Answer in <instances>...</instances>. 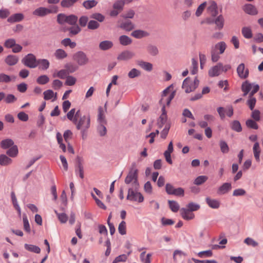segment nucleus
Returning <instances> with one entry per match:
<instances>
[{
    "label": "nucleus",
    "mask_w": 263,
    "mask_h": 263,
    "mask_svg": "<svg viewBox=\"0 0 263 263\" xmlns=\"http://www.w3.org/2000/svg\"><path fill=\"white\" fill-rule=\"evenodd\" d=\"M171 88L173 89L172 85H171L163 90L162 98L159 101V103L162 106V114L158 120L157 124L160 128L163 126L167 120L166 112L165 109V104L168 106L175 95V91H174L170 92V90Z\"/></svg>",
    "instance_id": "1"
},
{
    "label": "nucleus",
    "mask_w": 263,
    "mask_h": 263,
    "mask_svg": "<svg viewBox=\"0 0 263 263\" xmlns=\"http://www.w3.org/2000/svg\"><path fill=\"white\" fill-rule=\"evenodd\" d=\"M73 124L76 125L77 129L81 131L83 138L90 126V116L87 115L82 116L80 115Z\"/></svg>",
    "instance_id": "2"
},
{
    "label": "nucleus",
    "mask_w": 263,
    "mask_h": 263,
    "mask_svg": "<svg viewBox=\"0 0 263 263\" xmlns=\"http://www.w3.org/2000/svg\"><path fill=\"white\" fill-rule=\"evenodd\" d=\"M227 45L224 42H220L213 46L211 50V60L213 62H217L220 59V54L224 53Z\"/></svg>",
    "instance_id": "3"
},
{
    "label": "nucleus",
    "mask_w": 263,
    "mask_h": 263,
    "mask_svg": "<svg viewBox=\"0 0 263 263\" xmlns=\"http://www.w3.org/2000/svg\"><path fill=\"white\" fill-rule=\"evenodd\" d=\"M125 183L127 184H130V187L138 189L139 183L138 182V170L135 167L130 169L125 179Z\"/></svg>",
    "instance_id": "4"
},
{
    "label": "nucleus",
    "mask_w": 263,
    "mask_h": 263,
    "mask_svg": "<svg viewBox=\"0 0 263 263\" xmlns=\"http://www.w3.org/2000/svg\"><path fill=\"white\" fill-rule=\"evenodd\" d=\"M58 12V8L57 6H51L50 8L40 7L35 9L32 14L34 16L39 17H44L49 14L52 13H57Z\"/></svg>",
    "instance_id": "5"
},
{
    "label": "nucleus",
    "mask_w": 263,
    "mask_h": 263,
    "mask_svg": "<svg viewBox=\"0 0 263 263\" xmlns=\"http://www.w3.org/2000/svg\"><path fill=\"white\" fill-rule=\"evenodd\" d=\"M199 81L196 78L192 82L189 78H186L183 82L182 87L183 88L186 93H190L194 91L199 85Z\"/></svg>",
    "instance_id": "6"
},
{
    "label": "nucleus",
    "mask_w": 263,
    "mask_h": 263,
    "mask_svg": "<svg viewBox=\"0 0 263 263\" xmlns=\"http://www.w3.org/2000/svg\"><path fill=\"white\" fill-rule=\"evenodd\" d=\"M138 189L129 187L128 191L127 199L132 201H137L139 203L142 202L144 200L143 195L137 191Z\"/></svg>",
    "instance_id": "7"
},
{
    "label": "nucleus",
    "mask_w": 263,
    "mask_h": 263,
    "mask_svg": "<svg viewBox=\"0 0 263 263\" xmlns=\"http://www.w3.org/2000/svg\"><path fill=\"white\" fill-rule=\"evenodd\" d=\"M37 60L35 55L32 53L28 54L22 60V63L30 68H34L37 67Z\"/></svg>",
    "instance_id": "8"
},
{
    "label": "nucleus",
    "mask_w": 263,
    "mask_h": 263,
    "mask_svg": "<svg viewBox=\"0 0 263 263\" xmlns=\"http://www.w3.org/2000/svg\"><path fill=\"white\" fill-rule=\"evenodd\" d=\"M73 60L80 66L87 64L89 62V59L86 54L83 51H78L73 55Z\"/></svg>",
    "instance_id": "9"
},
{
    "label": "nucleus",
    "mask_w": 263,
    "mask_h": 263,
    "mask_svg": "<svg viewBox=\"0 0 263 263\" xmlns=\"http://www.w3.org/2000/svg\"><path fill=\"white\" fill-rule=\"evenodd\" d=\"M237 73L240 79H245L248 77L249 71L248 68L245 67L243 63H241L237 68Z\"/></svg>",
    "instance_id": "10"
},
{
    "label": "nucleus",
    "mask_w": 263,
    "mask_h": 263,
    "mask_svg": "<svg viewBox=\"0 0 263 263\" xmlns=\"http://www.w3.org/2000/svg\"><path fill=\"white\" fill-rule=\"evenodd\" d=\"M135 55V53L129 50H125L120 53L117 59L120 61H127L132 59Z\"/></svg>",
    "instance_id": "11"
},
{
    "label": "nucleus",
    "mask_w": 263,
    "mask_h": 263,
    "mask_svg": "<svg viewBox=\"0 0 263 263\" xmlns=\"http://www.w3.org/2000/svg\"><path fill=\"white\" fill-rule=\"evenodd\" d=\"M222 69V63H219L216 65L213 66L209 70V75L211 77H214L219 76Z\"/></svg>",
    "instance_id": "12"
},
{
    "label": "nucleus",
    "mask_w": 263,
    "mask_h": 263,
    "mask_svg": "<svg viewBox=\"0 0 263 263\" xmlns=\"http://www.w3.org/2000/svg\"><path fill=\"white\" fill-rule=\"evenodd\" d=\"M80 115L81 113L80 110L76 111L75 108H72L67 113V117L70 121H72L73 123H74Z\"/></svg>",
    "instance_id": "13"
},
{
    "label": "nucleus",
    "mask_w": 263,
    "mask_h": 263,
    "mask_svg": "<svg viewBox=\"0 0 263 263\" xmlns=\"http://www.w3.org/2000/svg\"><path fill=\"white\" fill-rule=\"evenodd\" d=\"M180 214L182 217L186 220L193 219L195 217L194 214L188 209L182 208L180 210Z\"/></svg>",
    "instance_id": "14"
},
{
    "label": "nucleus",
    "mask_w": 263,
    "mask_h": 263,
    "mask_svg": "<svg viewBox=\"0 0 263 263\" xmlns=\"http://www.w3.org/2000/svg\"><path fill=\"white\" fill-rule=\"evenodd\" d=\"M245 12L250 15H255L258 13V11L254 6L252 4H246L243 7Z\"/></svg>",
    "instance_id": "15"
},
{
    "label": "nucleus",
    "mask_w": 263,
    "mask_h": 263,
    "mask_svg": "<svg viewBox=\"0 0 263 263\" xmlns=\"http://www.w3.org/2000/svg\"><path fill=\"white\" fill-rule=\"evenodd\" d=\"M208 13L212 16H215L218 14L217 6L215 2H213L207 9Z\"/></svg>",
    "instance_id": "16"
},
{
    "label": "nucleus",
    "mask_w": 263,
    "mask_h": 263,
    "mask_svg": "<svg viewBox=\"0 0 263 263\" xmlns=\"http://www.w3.org/2000/svg\"><path fill=\"white\" fill-rule=\"evenodd\" d=\"M231 189L232 186L231 183H224L219 187L218 193L219 194H224L230 191Z\"/></svg>",
    "instance_id": "17"
},
{
    "label": "nucleus",
    "mask_w": 263,
    "mask_h": 263,
    "mask_svg": "<svg viewBox=\"0 0 263 263\" xmlns=\"http://www.w3.org/2000/svg\"><path fill=\"white\" fill-rule=\"evenodd\" d=\"M5 62L9 66L15 65L18 61V58L16 55H9L5 59Z\"/></svg>",
    "instance_id": "18"
},
{
    "label": "nucleus",
    "mask_w": 263,
    "mask_h": 263,
    "mask_svg": "<svg viewBox=\"0 0 263 263\" xmlns=\"http://www.w3.org/2000/svg\"><path fill=\"white\" fill-rule=\"evenodd\" d=\"M113 46V43L110 41H104L99 44V48L102 50H107L111 48Z\"/></svg>",
    "instance_id": "19"
},
{
    "label": "nucleus",
    "mask_w": 263,
    "mask_h": 263,
    "mask_svg": "<svg viewBox=\"0 0 263 263\" xmlns=\"http://www.w3.org/2000/svg\"><path fill=\"white\" fill-rule=\"evenodd\" d=\"M205 200L208 205L212 209H218L220 206L219 202L216 199L206 197Z\"/></svg>",
    "instance_id": "20"
},
{
    "label": "nucleus",
    "mask_w": 263,
    "mask_h": 263,
    "mask_svg": "<svg viewBox=\"0 0 263 263\" xmlns=\"http://www.w3.org/2000/svg\"><path fill=\"white\" fill-rule=\"evenodd\" d=\"M24 16L22 13H18L12 15L8 18V21L9 22H18L24 19Z\"/></svg>",
    "instance_id": "21"
},
{
    "label": "nucleus",
    "mask_w": 263,
    "mask_h": 263,
    "mask_svg": "<svg viewBox=\"0 0 263 263\" xmlns=\"http://www.w3.org/2000/svg\"><path fill=\"white\" fill-rule=\"evenodd\" d=\"M54 55L58 60H62L67 57V53L62 49H58L55 50Z\"/></svg>",
    "instance_id": "22"
},
{
    "label": "nucleus",
    "mask_w": 263,
    "mask_h": 263,
    "mask_svg": "<svg viewBox=\"0 0 263 263\" xmlns=\"http://www.w3.org/2000/svg\"><path fill=\"white\" fill-rule=\"evenodd\" d=\"M145 251L142 252L140 255V258L143 263H151L152 253H148L145 255Z\"/></svg>",
    "instance_id": "23"
},
{
    "label": "nucleus",
    "mask_w": 263,
    "mask_h": 263,
    "mask_svg": "<svg viewBox=\"0 0 263 263\" xmlns=\"http://www.w3.org/2000/svg\"><path fill=\"white\" fill-rule=\"evenodd\" d=\"M132 35L137 39H141L148 35V33L144 31L136 30L132 33Z\"/></svg>",
    "instance_id": "24"
},
{
    "label": "nucleus",
    "mask_w": 263,
    "mask_h": 263,
    "mask_svg": "<svg viewBox=\"0 0 263 263\" xmlns=\"http://www.w3.org/2000/svg\"><path fill=\"white\" fill-rule=\"evenodd\" d=\"M120 43L123 46H127L132 43V40L127 35H123L119 37Z\"/></svg>",
    "instance_id": "25"
},
{
    "label": "nucleus",
    "mask_w": 263,
    "mask_h": 263,
    "mask_svg": "<svg viewBox=\"0 0 263 263\" xmlns=\"http://www.w3.org/2000/svg\"><path fill=\"white\" fill-rule=\"evenodd\" d=\"M15 77H11L4 73H0V83H8L14 80Z\"/></svg>",
    "instance_id": "26"
},
{
    "label": "nucleus",
    "mask_w": 263,
    "mask_h": 263,
    "mask_svg": "<svg viewBox=\"0 0 263 263\" xmlns=\"http://www.w3.org/2000/svg\"><path fill=\"white\" fill-rule=\"evenodd\" d=\"M37 65L40 66V68L43 70L47 69L50 65V63L48 60L46 59H39L37 62Z\"/></svg>",
    "instance_id": "27"
},
{
    "label": "nucleus",
    "mask_w": 263,
    "mask_h": 263,
    "mask_svg": "<svg viewBox=\"0 0 263 263\" xmlns=\"http://www.w3.org/2000/svg\"><path fill=\"white\" fill-rule=\"evenodd\" d=\"M253 150L254 157H255L256 160L257 162H259L260 161L259 156H260V147H259V144L258 142H256L254 144L253 148Z\"/></svg>",
    "instance_id": "28"
},
{
    "label": "nucleus",
    "mask_w": 263,
    "mask_h": 263,
    "mask_svg": "<svg viewBox=\"0 0 263 263\" xmlns=\"http://www.w3.org/2000/svg\"><path fill=\"white\" fill-rule=\"evenodd\" d=\"M120 27L126 31H130L134 28V26L131 21L126 20L120 25Z\"/></svg>",
    "instance_id": "29"
},
{
    "label": "nucleus",
    "mask_w": 263,
    "mask_h": 263,
    "mask_svg": "<svg viewBox=\"0 0 263 263\" xmlns=\"http://www.w3.org/2000/svg\"><path fill=\"white\" fill-rule=\"evenodd\" d=\"M138 64L142 68L148 71H151L153 69V65L149 62L141 61L138 62Z\"/></svg>",
    "instance_id": "30"
},
{
    "label": "nucleus",
    "mask_w": 263,
    "mask_h": 263,
    "mask_svg": "<svg viewBox=\"0 0 263 263\" xmlns=\"http://www.w3.org/2000/svg\"><path fill=\"white\" fill-rule=\"evenodd\" d=\"M242 34L246 39H249L252 37L251 29L249 27H244L241 30Z\"/></svg>",
    "instance_id": "31"
},
{
    "label": "nucleus",
    "mask_w": 263,
    "mask_h": 263,
    "mask_svg": "<svg viewBox=\"0 0 263 263\" xmlns=\"http://www.w3.org/2000/svg\"><path fill=\"white\" fill-rule=\"evenodd\" d=\"M14 142L13 140L10 139L3 140L1 142V146L3 149L9 148L11 146H12Z\"/></svg>",
    "instance_id": "32"
},
{
    "label": "nucleus",
    "mask_w": 263,
    "mask_h": 263,
    "mask_svg": "<svg viewBox=\"0 0 263 263\" xmlns=\"http://www.w3.org/2000/svg\"><path fill=\"white\" fill-rule=\"evenodd\" d=\"M11 159L4 154L0 155V164L1 165L6 166L11 164Z\"/></svg>",
    "instance_id": "33"
},
{
    "label": "nucleus",
    "mask_w": 263,
    "mask_h": 263,
    "mask_svg": "<svg viewBox=\"0 0 263 263\" xmlns=\"http://www.w3.org/2000/svg\"><path fill=\"white\" fill-rule=\"evenodd\" d=\"M25 249L30 252H34L35 253H40L41 252L40 248L36 246L32 245L25 244Z\"/></svg>",
    "instance_id": "34"
},
{
    "label": "nucleus",
    "mask_w": 263,
    "mask_h": 263,
    "mask_svg": "<svg viewBox=\"0 0 263 263\" xmlns=\"http://www.w3.org/2000/svg\"><path fill=\"white\" fill-rule=\"evenodd\" d=\"M69 74H68V72L65 69H61L56 72H54L52 76L54 78L58 77L60 79H65L66 78Z\"/></svg>",
    "instance_id": "35"
},
{
    "label": "nucleus",
    "mask_w": 263,
    "mask_h": 263,
    "mask_svg": "<svg viewBox=\"0 0 263 263\" xmlns=\"http://www.w3.org/2000/svg\"><path fill=\"white\" fill-rule=\"evenodd\" d=\"M97 4L98 2L95 0H88L83 3V6L86 9H89L95 7Z\"/></svg>",
    "instance_id": "36"
},
{
    "label": "nucleus",
    "mask_w": 263,
    "mask_h": 263,
    "mask_svg": "<svg viewBox=\"0 0 263 263\" xmlns=\"http://www.w3.org/2000/svg\"><path fill=\"white\" fill-rule=\"evenodd\" d=\"M44 99L46 100H49L54 97V99L57 98V93L55 94L54 92L50 89L46 90L44 92Z\"/></svg>",
    "instance_id": "37"
},
{
    "label": "nucleus",
    "mask_w": 263,
    "mask_h": 263,
    "mask_svg": "<svg viewBox=\"0 0 263 263\" xmlns=\"http://www.w3.org/2000/svg\"><path fill=\"white\" fill-rule=\"evenodd\" d=\"M224 18L222 15H219L214 21L217 27L219 29H221L224 25Z\"/></svg>",
    "instance_id": "38"
},
{
    "label": "nucleus",
    "mask_w": 263,
    "mask_h": 263,
    "mask_svg": "<svg viewBox=\"0 0 263 263\" xmlns=\"http://www.w3.org/2000/svg\"><path fill=\"white\" fill-rule=\"evenodd\" d=\"M168 203L170 208L173 212H177L179 209V205L178 203L174 200H168Z\"/></svg>",
    "instance_id": "39"
},
{
    "label": "nucleus",
    "mask_w": 263,
    "mask_h": 263,
    "mask_svg": "<svg viewBox=\"0 0 263 263\" xmlns=\"http://www.w3.org/2000/svg\"><path fill=\"white\" fill-rule=\"evenodd\" d=\"M106 123H99L97 127V131L101 136H104L106 134L107 129L105 127Z\"/></svg>",
    "instance_id": "40"
},
{
    "label": "nucleus",
    "mask_w": 263,
    "mask_h": 263,
    "mask_svg": "<svg viewBox=\"0 0 263 263\" xmlns=\"http://www.w3.org/2000/svg\"><path fill=\"white\" fill-rule=\"evenodd\" d=\"M147 51L151 55L153 56L157 55L159 52L157 47L152 45H149L147 46Z\"/></svg>",
    "instance_id": "41"
},
{
    "label": "nucleus",
    "mask_w": 263,
    "mask_h": 263,
    "mask_svg": "<svg viewBox=\"0 0 263 263\" xmlns=\"http://www.w3.org/2000/svg\"><path fill=\"white\" fill-rule=\"evenodd\" d=\"M18 154V148L16 145H13L7 151V154L11 157H15Z\"/></svg>",
    "instance_id": "42"
},
{
    "label": "nucleus",
    "mask_w": 263,
    "mask_h": 263,
    "mask_svg": "<svg viewBox=\"0 0 263 263\" xmlns=\"http://www.w3.org/2000/svg\"><path fill=\"white\" fill-rule=\"evenodd\" d=\"M64 67L68 74L70 73L74 72L78 69V67L77 66L71 63H67L65 64Z\"/></svg>",
    "instance_id": "43"
},
{
    "label": "nucleus",
    "mask_w": 263,
    "mask_h": 263,
    "mask_svg": "<svg viewBox=\"0 0 263 263\" xmlns=\"http://www.w3.org/2000/svg\"><path fill=\"white\" fill-rule=\"evenodd\" d=\"M49 81V78L46 75H42L36 79V82L41 85H45Z\"/></svg>",
    "instance_id": "44"
},
{
    "label": "nucleus",
    "mask_w": 263,
    "mask_h": 263,
    "mask_svg": "<svg viewBox=\"0 0 263 263\" xmlns=\"http://www.w3.org/2000/svg\"><path fill=\"white\" fill-rule=\"evenodd\" d=\"M208 179V177L206 176H199L195 179L194 183L199 185L206 182Z\"/></svg>",
    "instance_id": "45"
},
{
    "label": "nucleus",
    "mask_w": 263,
    "mask_h": 263,
    "mask_svg": "<svg viewBox=\"0 0 263 263\" xmlns=\"http://www.w3.org/2000/svg\"><path fill=\"white\" fill-rule=\"evenodd\" d=\"M57 139L59 144L60 145V148L62 149L63 152H65L66 151V147L64 144L63 143V137L62 135L60 133L57 134Z\"/></svg>",
    "instance_id": "46"
},
{
    "label": "nucleus",
    "mask_w": 263,
    "mask_h": 263,
    "mask_svg": "<svg viewBox=\"0 0 263 263\" xmlns=\"http://www.w3.org/2000/svg\"><path fill=\"white\" fill-rule=\"evenodd\" d=\"M55 213L58 218V219L61 222V223H65L67 221L68 216L65 213H59L56 211H55Z\"/></svg>",
    "instance_id": "47"
},
{
    "label": "nucleus",
    "mask_w": 263,
    "mask_h": 263,
    "mask_svg": "<svg viewBox=\"0 0 263 263\" xmlns=\"http://www.w3.org/2000/svg\"><path fill=\"white\" fill-rule=\"evenodd\" d=\"M252 85L247 81L243 83L242 85V90L244 92V96H246L248 92L251 91Z\"/></svg>",
    "instance_id": "48"
},
{
    "label": "nucleus",
    "mask_w": 263,
    "mask_h": 263,
    "mask_svg": "<svg viewBox=\"0 0 263 263\" xmlns=\"http://www.w3.org/2000/svg\"><path fill=\"white\" fill-rule=\"evenodd\" d=\"M118 231L119 233L122 235H124L126 234V225L125 221H122L120 223L118 227Z\"/></svg>",
    "instance_id": "49"
},
{
    "label": "nucleus",
    "mask_w": 263,
    "mask_h": 263,
    "mask_svg": "<svg viewBox=\"0 0 263 263\" xmlns=\"http://www.w3.org/2000/svg\"><path fill=\"white\" fill-rule=\"evenodd\" d=\"M98 121L99 123H106V121L105 120V116L103 113V110L101 107L99 108Z\"/></svg>",
    "instance_id": "50"
},
{
    "label": "nucleus",
    "mask_w": 263,
    "mask_h": 263,
    "mask_svg": "<svg viewBox=\"0 0 263 263\" xmlns=\"http://www.w3.org/2000/svg\"><path fill=\"white\" fill-rule=\"evenodd\" d=\"M231 128L233 130L240 132L242 130V128L240 122L238 121L235 120L232 122Z\"/></svg>",
    "instance_id": "51"
},
{
    "label": "nucleus",
    "mask_w": 263,
    "mask_h": 263,
    "mask_svg": "<svg viewBox=\"0 0 263 263\" xmlns=\"http://www.w3.org/2000/svg\"><path fill=\"white\" fill-rule=\"evenodd\" d=\"M220 150L222 153H228L229 151V147L227 143L224 141H220L219 143Z\"/></svg>",
    "instance_id": "52"
},
{
    "label": "nucleus",
    "mask_w": 263,
    "mask_h": 263,
    "mask_svg": "<svg viewBox=\"0 0 263 263\" xmlns=\"http://www.w3.org/2000/svg\"><path fill=\"white\" fill-rule=\"evenodd\" d=\"M11 197H12V200L13 205L15 207V209L17 211L18 215L20 216L21 215V208L19 206L18 204H17V199H16L15 196L13 193H12V194H11Z\"/></svg>",
    "instance_id": "53"
},
{
    "label": "nucleus",
    "mask_w": 263,
    "mask_h": 263,
    "mask_svg": "<svg viewBox=\"0 0 263 263\" xmlns=\"http://www.w3.org/2000/svg\"><path fill=\"white\" fill-rule=\"evenodd\" d=\"M124 6V3L122 2L121 0H118L114 4L113 8L114 9H117L119 11L121 12L123 9Z\"/></svg>",
    "instance_id": "54"
},
{
    "label": "nucleus",
    "mask_w": 263,
    "mask_h": 263,
    "mask_svg": "<svg viewBox=\"0 0 263 263\" xmlns=\"http://www.w3.org/2000/svg\"><path fill=\"white\" fill-rule=\"evenodd\" d=\"M192 68L191 73L192 74H196L198 71V61L194 58L192 59Z\"/></svg>",
    "instance_id": "55"
},
{
    "label": "nucleus",
    "mask_w": 263,
    "mask_h": 263,
    "mask_svg": "<svg viewBox=\"0 0 263 263\" xmlns=\"http://www.w3.org/2000/svg\"><path fill=\"white\" fill-rule=\"evenodd\" d=\"M78 21V17L74 15H70L67 16L66 23L69 25H75Z\"/></svg>",
    "instance_id": "56"
},
{
    "label": "nucleus",
    "mask_w": 263,
    "mask_h": 263,
    "mask_svg": "<svg viewBox=\"0 0 263 263\" xmlns=\"http://www.w3.org/2000/svg\"><path fill=\"white\" fill-rule=\"evenodd\" d=\"M140 74L141 72L139 70L133 68L128 72V76L129 78L133 79L139 77Z\"/></svg>",
    "instance_id": "57"
},
{
    "label": "nucleus",
    "mask_w": 263,
    "mask_h": 263,
    "mask_svg": "<svg viewBox=\"0 0 263 263\" xmlns=\"http://www.w3.org/2000/svg\"><path fill=\"white\" fill-rule=\"evenodd\" d=\"M70 34L72 35L78 34L81 31V28L78 25H74L67 29Z\"/></svg>",
    "instance_id": "58"
},
{
    "label": "nucleus",
    "mask_w": 263,
    "mask_h": 263,
    "mask_svg": "<svg viewBox=\"0 0 263 263\" xmlns=\"http://www.w3.org/2000/svg\"><path fill=\"white\" fill-rule=\"evenodd\" d=\"M23 224H24V229L27 232L29 233L30 232V225L29 223L28 220L27 219V217L26 215H23Z\"/></svg>",
    "instance_id": "59"
},
{
    "label": "nucleus",
    "mask_w": 263,
    "mask_h": 263,
    "mask_svg": "<svg viewBox=\"0 0 263 263\" xmlns=\"http://www.w3.org/2000/svg\"><path fill=\"white\" fill-rule=\"evenodd\" d=\"M76 81L77 80L74 77L71 76H68L66 77L65 84L68 86H72L76 84Z\"/></svg>",
    "instance_id": "60"
},
{
    "label": "nucleus",
    "mask_w": 263,
    "mask_h": 263,
    "mask_svg": "<svg viewBox=\"0 0 263 263\" xmlns=\"http://www.w3.org/2000/svg\"><path fill=\"white\" fill-rule=\"evenodd\" d=\"M15 43L16 41L14 39H8L5 41L4 43V46L7 48H11L15 45Z\"/></svg>",
    "instance_id": "61"
},
{
    "label": "nucleus",
    "mask_w": 263,
    "mask_h": 263,
    "mask_svg": "<svg viewBox=\"0 0 263 263\" xmlns=\"http://www.w3.org/2000/svg\"><path fill=\"white\" fill-rule=\"evenodd\" d=\"M244 242L247 245L251 246L253 247H255L258 245V243L257 242L250 237L246 238L244 240Z\"/></svg>",
    "instance_id": "62"
},
{
    "label": "nucleus",
    "mask_w": 263,
    "mask_h": 263,
    "mask_svg": "<svg viewBox=\"0 0 263 263\" xmlns=\"http://www.w3.org/2000/svg\"><path fill=\"white\" fill-rule=\"evenodd\" d=\"M206 5V3H202L197 9L195 14L198 17L201 15Z\"/></svg>",
    "instance_id": "63"
},
{
    "label": "nucleus",
    "mask_w": 263,
    "mask_h": 263,
    "mask_svg": "<svg viewBox=\"0 0 263 263\" xmlns=\"http://www.w3.org/2000/svg\"><path fill=\"white\" fill-rule=\"evenodd\" d=\"M128 255L126 254L120 255L115 258L112 263H119V262H124L127 259Z\"/></svg>",
    "instance_id": "64"
}]
</instances>
